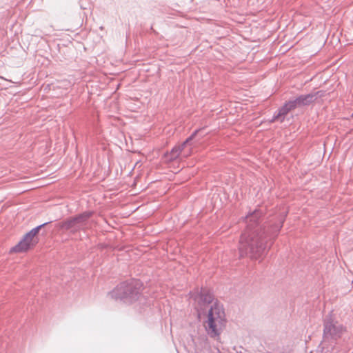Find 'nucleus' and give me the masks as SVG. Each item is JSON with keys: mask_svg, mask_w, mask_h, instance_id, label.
<instances>
[{"mask_svg": "<svg viewBox=\"0 0 353 353\" xmlns=\"http://www.w3.org/2000/svg\"><path fill=\"white\" fill-rule=\"evenodd\" d=\"M263 212L255 210L245 217L246 229L241 234L239 250L241 257L249 256L257 259L262 256L265 251L268 241L274 238L283 226L284 219L273 225L271 229H266L261 225Z\"/></svg>", "mask_w": 353, "mask_h": 353, "instance_id": "nucleus-1", "label": "nucleus"}, {"mask_svg": "<svg viewBox=\"0 0 353 353\" xmlns=\"http://www.w3.org/2000/svg\"><path fill=\"white\" fill-rule=\"evenodd\" d=\"M190 294L197 303L195 308L199 316H206L203 325L207 334L211 338L219 337L225 323V315L223 308L216 303H212L214 296L208 289L202 288L200 291L197 289L196 292H191Z\"/></svg>", "mask_w": 353, "mask_h": 353, "instance_id": "nucleus-2", "label": "nucleus"}, {"mask_svg": "<svg viewBox=\"0 0 353 353\" xmlns=\"http://www.w3.org/2000/svg\"><path fill=\"white\" fill-rule=\"evenodd\" d=\"M143 290V283L137 279H130L119 284L110 292V296L115 300L131 303L138 300Z\"/></svg>", "mask_w": 353, "mask_h": 353, "instance_id": "nucleus-3", "label": "nucleus"}, {"mask_svg": "<svg viewBox=\"0 0 353 353\" xmlns=\"http://www.w3.org/2000/svg\"><path fill=\"white\" fill-rule=\"evenodd\" d=\"M347 328L339 323L334 318L332 312L323 320V338L325 340L336 341L346 332Z\"/></svg>", "mask_w": 353, "mask_h": 353, "instance_id": "nucleus-4", "label": "nucleus"}, {"mask_svg": "<svg viewBox=\"0 0 353 353\" xmlns=\"http://www.w3.org/2000/svg\"><path fill=\"white\" fill-rule=\"evenodd\" d=\"M197 132L198 130L194 131L184 142L175 145L170 152H166L164 154L165 161L172 162L178 158H187L190 156L192 150L190 142L196 135Z\"/></svg>", "mask_w": 353, "mask_h": 353, "instance_id": "nucleus-5", "label": "nucleus"}, {"mask_svg": "<svg viewBox=\"0 0 353 353\" xmlns=\"http://www.w3.org/2000/svg\"><path fill=\"white\" fill-rule=\"evenodd\" d=\"M93 212L85 211L74 217L66 219L61 224V228L76 232L88 228L89 219L92 216Z\"/></svg>", "mask_w": 353, "mask_h": 353, "instance_id": "nucleus-6", "label": "nucleus"}, {"mask_svg": "<svg viewBox=\"0 0 353 353\" xmlns=\"http://www.w3.org/2000/svg\"><path fill=\"white\" fill-rule=\"evenodd\" d=\"M48 223L49 222L44 223L26 233L23 239L12 248V251L15 252H22L28 250L32 245L33 238L38 234L39 230Z\"/></svg>", "mask_w": 353, "mask_h": 353, "instance_id": "nucleus-7", "label": "nucleus"}, {"mask_svg": "<svg viewBox=\"0 0 353 353\" xmlns=\"http://www.w3.org/2000/svg\"><path fill=\"white\" fill-rule=\"evenodd\" d=\"M324 95L325 92L320 90L315 92L314 93L300 95L297 97L296 99L290 100L288 101L291 105V107L294 110L298 107L308 105L314 101H316L318 98L324 97Z\"/></svg>", "mask_w": 353, "mask_h": 353, "instance_id": "nucleus-8", "label": "nucleus"}, {"mask_svg": "<svg viewBox=\"0 0 353 353\" xmlns=\"http://www.w3.org/2000/svg\"><path fill=\"white\" fill-rule=\"evenodd\" d=\"M292 110H293V108L291 107L289 101H287L281 108H279L278 112L274 114L272 119L270 120V122H274L276 120H280L281 122H283L284 117Z\"/></svg>", "mask_w": 353, "mask_h": 353, "instance_id": "nucleus-9", "label": "nucleus"}]
</instances>
